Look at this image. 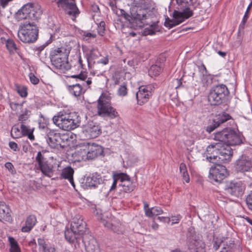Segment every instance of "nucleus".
<instances>
[{
	"mask_svg": "<svg viewBox=\"0 0 252 252\" xmlns=\"http://www.w3.org/2000/svg\"><path fill=\"white\" fill-rule=\"evenodd\" d=\"M178 10L173 13V19L165 18L164 26L171 29L185 21L193 15V0H176Z\"/></svg>",
	"mask_w": 252,
	"mask_h": 252,
	"instance_id": "nucleus-1",
	"label": "nucleus"
},
{
	"mask_svg": "<svg viewBox=\"0 0 252 252\" xmlns=\"http://www.w3.org/2000/svg\"><path fill=\"white\" fill-rule=\"evenodd\" d=\"M233 155L230 146L221 143H212L206 149L207 160L213 163H226Z\"/></svg>",
	"mask_w": 252,
	"mask_h": 252,
	"instance_id": "nucleus-2",
	"label": "nucleus"
},
{
	"mask_svg": "<svg viewBox=\"0 0 252 252\" xmlns=\"http://www.w3.org/2000/svg\"><path fill=\"white\" fill-rule=\"evenodd\" d=\"M81 118L77 113H67L64 111H60L53 117V123L60 129L69 131L78 127L81 122Z\"/></svg>",
	"mask_w": 252,
	"mask_h": 252,
	"instance_id": "nucleus-3",
	"label": "nucleus"
},
{
	"mask_svg": "<svg viewBox=\"0 0 252 252\" xmlns=\"http://www.w3.org/2000/svg\"><path fill=\"white\" fill-rule=\"evenodd\" d=\"M42 13L41 6L37 4L28 3L24 5L15 14L16 20L19 22L32 21L38 20Z\"/></svg>",
	"mask_w": 252,
	"mask_h": 252,
	"instance_id": "nucleus-4",
	"label": "nucleus"
},
{
	"mask_svg": "<svg viewBox=\"0 0 252 252\" xmlns=\"http://www.w3.org/2000/svg\"><path fill=\"white\" fill-rule=\"evenodd\" d=\"M38 30L34 22L21 23L18 32L19 38L24 43H32L37 40Z\"/></svg>",
	"mask_w": 252,
	"mask_h": 252,
	"instance_id": "nucleus-5",
	"label": "nucleus"
},
{
	"mask_svg": "<svg viewBox=\"0 0 252 252\" xmlns=\"http://www.w3.org/2000/svg\"><path fill=\"white\" fill-rule=\"evenodd\" d=\"M97 114L104 118L113 119L119 116L116 109L111 106L110 99L102 94L97 100Z\"/></svg>",
	"mask_w": 252,
	"mask_h": 252,
	"instance_id": "nucleus-6",
	"label": "nucleus"
},
{
	"mask_svg": "<svg viewBox=\"0 0 252 252\" xmlns=\"http://www.w3.org/2000/svg\"><path fill=\"white\" fill-rule=\"evenodd\" d=\"M68 53L63 48H58L52 51L50 55L52 64L56 68L68 70L71 68V65L68 61Z\"/></svg>",
	"mask_w": 252,
	"mask_h": 252,
	"instance_id": "nucleus-7",
	"label": "nucleus"
},
{
	"mask_svg": "<svg viewBox=\"0 0 252 252\" xmlns=\"http://www.w3.org/2000/svg\"><path fill=\"white\" fill-rule=\"evenodd\" d=\"M229 92L226 85L221 84L214 86L210 90L208 99L212 105H220L225 101Z\"/></svg>",
	"mask_w": 252,
	"mask_h": 252,
	"instance_id": "nucleus-8",
	"label": "nucleus"
},
{
	"mask_svg": "<svg viewBox=\"0 0 252 252\" xmlns=\"http://www.w3.org/2000/svg\"><path fill=\"white\" fill-rule=\"evenodd\" d=\"M121 12L125 19L136 28L143 27L144 25L143 21L146 19L147 17L146 10L141 9L137 7L132 8L130 15L125 13L124 10Z\"/></svg>",
	"mask_w": 252,
	"mask_h": 252,
	"instance_id": "nucleus-9",
	"label": "nucleus"
},
{
	"mask_svg": "<svg viewBox=\"0 0 252 252\" xmlns=\"http://www.w3.org/2000/svg\"><path fill=\"white\" fill-rule=\"evenodd\" d=\"M47 142L52 148H63L68 141V136L61 134L57 130L46 128Z\"/></svg>",
	"mask_w": 252,
	"mask_h": 252,
	"instance_id": "nucleus-10",
	"label": "nucleus"
},
{
	"mask_svg": "<svg viewBox=\"0 0 252 252\" xmlns=\"http://www.w3.org/2000/svg\"><path fill=\"white\" fill-rule=\"evenodd\" d=\"M118 178L120 179V183L117 189L118 197H122L125 193H128L133 190L135 186L130 181V177L126 173H120Z\"/></svg>",
	"mask_w": 252,
	"mask_h": 252,
	"instance_id": "nucleus-11",
	"label": "nucleus"
},
{
	"mask_svg": "<svg viewBox=\"0 0 252 252\" xmlns=\"http://www.w3.org/2000/svg\"><path fill=\"white\" fill-rule=\"evenodd\" d=\"M35 160L38 163V168L43 175L48 177H51L53 176V165L45 158L41 152L37 153Z\"/></svg>",
	"mask_w": 252,
	"mask_h": 252,
	"instance_id": "nucleus-12",
	"label": "nucleus"
},
{
	"mask_svg": "<svg viewBox=\"0 0 252 252\" xmlns=\"http://www.w3.org/2000/svg\"><path fill=\"white\" fill-rule=\"evenodd\" d=\"M188 247L189 252H205L204 242L195 233L188 235Z\"/></svg>",
	"mask_w": 252,
	"mask_h": 252,
	"instance_id": "nucleus-13",
	"label": "nucleus"
},
{
	"mask_svg": "<svg viewBox=\"0 0 252 252\" xmlns=\"http://www.w3.org/2000/svg\"><path fill=\"white\" fill-rule=\"evenodd\" d=\"M221 163H215L216 165L212 167L209 171V178L210 180L216 183H221L227 176V170Z\"/></svg>",
	"mask_w": 252,
	"mask_h": 252,
	"instance_id": "nucleus-14",
	"label": "nucleus"
},
{
	"mask_svg": "<svg viewBox=\"0 0 252 252\" xmlns=\"http://www.w3.org/2000/svg\"><path fill=\"white\" fill-rule=\"evenodd\" d=\"M82 132L86 138H94L101 134V129L97 123L91 122L83 126Z\"/></svg>",
	"mask_w": 252,
	"mask_h": 252,
	"instance_id": "nucleus-15",
	"label": "nucleus"
},
{
	"mask_svg": "<svg viewBox=\"0 0 252 252\" xmlns=\"http://www.w3.org/2000/svg\"><path fill=\"white\" fill-rule=\"evenodd\" d=\"M236 169L242 173H249L252 178V159L248 156H242L236 161Z\"/></svg>",
	"mask_w": 252,
	"mask_h": 252,
	"instance_id": "nucleus-16",
	"label": "nucleus"
},
{
	"mask_svg": "<svg viewBox=\"0 0 252 252\" xmlns=\"http://www.w3.org/2000/svg\"><path fill=\"white\" fill-rule=\"evenodd\" d=\"M244 190L245 186L241 181H231L227 184L225 188L226 193L236 197L242 195Z\"/></svg>",
	"mask_w": 252,
	"mask_h": 252,
	"instance_id": "nucleus-17",
	"label": "nucleus"
},
{
	"mask_svg": "<svg viewBox=\"0 0 252 252\" xmlns=\"http://www.w3.org/2000/svg\"><path fill=\"white\" fill-rule=\"evenodd\" d=\"M231 116L225 112H221L214 117L213 119V122L206 127V130L209 133H211L218 127L220 126L227 121L231 119Z\"/></svg>",
	"mask_w": 252,
	"mask_h": 252,
	"instance_id": "nucleus-18",
	"label": "nucleus"
},
{
	"mask_svg": "<svg viewBox=\"0 0 252 252\" xmlns=\"http://www.w3.org/2000/svg\"><path fill=\"white\" fill-rule=\"evenodd\" d=\"M59 7L62 8L69 15L74 18L79 14V11L74 2H69L68 0H59L57 2Z\"/></svg>",
	"mask_w": 252,
	"mask_h": 252,
	"instance_id": "nucleus-19",
	"label": "nucleus"
},
{
	"mask_svg": "<svg viewBox=\"0 0 252 252\" xmlns=\"http://www.w3.org/2000/svg\"><path fill=\"white\" fill-rule=\"evenodd\" d=\"M150 86H140L139 91L136 94L137 103L139 105H143L146 103L152 95Z\"/></svg>",
	"mask_w": 252,
	"mask_h": 252,
	"instance_id": "nucleus-20",
	"label": "nucleus"
},
{
	"mask_svg": "<svg viewBox=\"0 0 252 252\" xmlns=\"http://www.w3.org/2000/svg\"><path fill=\"white\" fill-rule=\"evenodd\" d=\"M103 154V149L97 144L88 143V151L87 152V158L94 159Z\"/></svg>",
	"mask_w": 252,
	"mask_h": 252,
	"instance_id": "nucleus-21",
	"label": "nucleus"
},
{
	"mask_svg": "<svg viewBox=\"0 0 252 252\" xmlns=\"http://www.w3.org/2000/svg\"><path fill=\"white\" fill-rule=\"evenodd\" d=\"M104 215L100 218L102 224L108 229H111L114 233L121 235L123 234L125 232V227L120 222L116 223H112L104 220Z\"/></svg>",
	"mask_w": 252,
	"mask_h": 252,
	"instance_id": "nucleus-22",
	"label": "nucleus"
},
{
	"mask_svg": "<svg viewBox=\"0 0 252 252\" xmlns=\"http://www.w3.org/2000/svg\"><path fill=\"white\" fill-rule=\"evenodd\" d=\"M71 227L82 235L86 229V223L83 220L81 216L77 215L73 218Z\"/></svg>",
	"mask_w": 252,
	"mask_h": 252,
	"instance_id": "nucleus-23",
	"label": "nucleus"
},
{
	"mask_svg": "<svg viewBox=\"0 0 252 252\" xmlns=\"http://www.w3.org/2000/svg\"><path fill=\"white\" fill-rule=\"evenodd\" d=\"M85 188H87L96 187L98 185L100 184L101 179L99 175L97 174H92L86 177L84 179Z\"/></svg>",
	"mask_w": 252,
	"mask_h": 252,
	"instance_id": "nucleus-24",
	"label": "nucleus"
},
{
	"mask_svg": "<svg viewBox=\"0 0 252 252\" xmlns=\"http://www.w3.org/2000/svg\"><path fill=\"white\" fill-rule=\"evenodd\" d=\"M227 139L228 141L226 142V144L229 146L239 145L242 143V140L239 135L230 128H229Z\"/></svg>",
	"mask_w": 252,
	"mask_h": 252,
	"instance_id": "nucleus-25",
	"label": "nucleus"
},
{
	"mask_svg": "<svg viewBox=\"0 0 252 252\" xmlns=\"http://www.w3.org/2000/svg\"><path fill=\"white\" fill-rule=\"evenodd\" d=\"M229 128H224L222 131L217 132L214 135V139L215 143H221L222 144H226L228 141V134Z\"/></svg>",
	"mask_w": 252,
	"mask_h": 252,
	"instance_id": "nucleus-26",
	"label": "nucleus"
},
{
	"mask_svg": "<svg viewBox=\"0 0 252 252\" xmlns=\"http://www.w3.org/2000/svg\"><path fill=\"white\" fill-rule=\"evenodd\" d=\"M39 246V250L40 252H55V248L54 246L49 243H46L45 241L41 238L37 240Z\"/></svg>",
	"mask_w": 252,
	"mask_h": 252,
	"instance_id": "nucleus-27",
	"label": "nucleus"
},
{
	"mask_svg": "<svg viewBox=\"0 0 252 252\" xmlns=\"http://www.w3.org/2000/svg\"><path fill=\"white\" fill-rule=\"evenodd\" d=\"M80 235L81 234L78 231L73 230L72 227L70 229H67L64 231L65 238L70 243L74 242Z\"/></svg>",
	"mask_w": 252,
	"mask_h": 252,
	"instance_id": "nucleus-28",
	"label": "nucleus"
},
{
	"mask_svg": "<svg viewBox=\"0 0 252 252\" xmlns=\"http://www.w3.org/2000/svg\"><path fill=\"white\" fill-rule=\"evenodd\" d=\"M74 170L70 166L64 168L62 172L61 176L63 178L67 179L72 187L75 188V184L73 181V175Z\"/></svg>",
	"mask_w": 252,
	"mask_h": 252,
	"instance_id": "nucleus-29",
	"label": "nucleus"
},
{
	"mask_svg": "<svg viewBox=\"0 0 252 252\" xmlns=\"http://www.w3.org/2000/svg\"><path fill=\"white\" fill-rule=\"evenodd\" d=\"M36 222V218L34 215H30L27 219L25 226L22 227V231L24 232H28L31 231Z\"/></svg>",
	"mask_w": 252,
	"mask_h": 252,
	"instance_id": "nucleus-30",
	"label": "nucleus"
},
{
	"mask_svg": "<svg viewBox=\"0 0 252 252\" xmlns=\"http://www.w3.org/2000/svg\"><path fill=\"white\" fill-rule=\"evenodd\" d=\"M83 242L85 246L87 252H96L97 250V246L96 240L92 238L90 241H87L84 237L83 238Z\"/></svg>",
	"mask_w": 252,
	"mask_h": 252,
	"instance_id": "nucleus-31",
	"label": "nucleus"
},
{
	"mask_svg": "<svg viewBox=\"0 0 252 252\" xmlns=\"http://www.w3.org/2000/svg\"><path fill=\"white\" fill-rule=\"evenodd\" d=\"M68 89L69 92L76 97L80 96L85 92V91H83L82 85L79 83L70 85L68 86Z\"/></svg>",
	"mask_w": 252,
	"mask_h": 252,
	"instance_id": "nucleus-32",
	"label": "nucleus"
},
{
	"mask_svg": "<svg viewBox=\"0 0 252 252\" xmlns=\"http://www.w3.org/2000/svg\"><path fill=\"white\" fill-rule=\"evenodd\" d=\"M99 55V53L96 49L92 48L86 54L88 66H89L92 62L97 59Z\"/></svg>",
	"mask_w": 252,
	"mask_h": 252,
	"instance_id": "nucleus-33",
	"label": "nucleus"
},
{
	"mask_svg": "<svg viewBox=\"0 0 252 252\" xmlns=\"http://www.w3.org/2000/svg\"><path fill=\"white\" fill-rule=\"evenodd\" d=\"M22 136H27L31 140H34V136L33 134V129H31L28 126L21 124L20 126Z\"/></svg>",
	"mask_w": 252,
	"mask_h": 252,
	"instance_id": "nucleus-34",
	"label": "nucleus"
},
{
	"mask_svg": "<svg viewBox=\"0 0 252 252\" xmlns=\"http://www.w3.org/2000/svg\"><path fill=\"white\" fill-rule=\"evenodd\" d=\"M163 66L162 65V64L153 65L150 67L149 70V75L152 77L158 76L161 72Z\"/></svg>",
	"mask_w": 252,
	"mask_h": 252,
	"instance_id": "nucleus-35",
	"label": "nucleus"
},
{
	"mask_svg": "<svg viewBox=\"0 0 252 252\" xmlns=\"http://www.w3.org/2000/svg\"><path fill=\"white\" fill-rule=\"evenodd\" d=\"M71 77L72 78L79 79H80V80H82V81H85L86 79H87L86 81L85 82L83 83V85L84 86H85V84H86V86L88 88H90V85L92 83L91 78H87V73H85V72H84V73H81L80 74L76 75H72Z\"/></svg>",
	"mask_w": 252,
	"mask_h": 252,
	"instance_id": "nucleus-36",
	"label": "nucleus"
},
{
	"mask_svg": "<svg viewBox=\"0 0 252 252\" xmlns=\"http://www.w3.org/2000/svg\"><path fill=\"white\" fill-rule=\"evenodd\" d=\"M78 32L79 34L81 35L83 40L88 42H90L91 38H94L96 36L95 33L90 32L88 31L79 30Z\"/></svg>",
	"mask_w": 252,
	"mask_h": 252,
	"instance_id": "nucleus-37",
	"label": "nucleus"
},
{
	"mask_svg": "<svg viewBox=\"0 0 252 252\" xmlns=\"http://www.w3.org/2000/svg\"><path fill=\"white\" fill-rule=\"evenodd\" d=\"M252 0H251V2L249 4V5L247 8V10L245 13V14L244 15V17L242 20V22L239 25V29H244L245 24L249 18V12H250V9L252 8Z\"/></svg>",
	"mask_w": 252,
	"mask_h": 252,
	"instance_id": "nucleus-38",
	"label": "nucleus"
},
{
	"mask_svg": "<svg viewBox=\"0 0 252 252\" xmlns=\"http://www.w3.org/2000/svg\"><path fill=\"white\" fill-rule=\"evenodd\" d=\"M8 240L10 245V252H20L18 244L14 238L10 236Z\"/></svg>",
	"mask_w": 252,
	"mask_h": 252,
	"instance_id": "nucleus-39",
	"label": "nucleus"
},
{
	"mask_svg": "<svg viewBox=\"0 0 252 252\" xmlns=\"http://www.w3.org/2000/svg\"><path fill=\"white\" fill-rule=\"evenodd\" d=\"M180 171L182 175L183 179L187 183L189 182V177L187 172V167L184 163H181L180 165Z\"/></svg>",
	"mask_w": 252,
	"mask_h": 252,
	"instance_id": "nucleus-40",
	"label": "nucleus"
},
{
	"mask_svg": "<svg viewBox=\"0 0 252 252\" xmlns=\"http://www.w3.org/2000/svg\"><path fill=\"white\" fill-rule=\"evenodd\" d=\"M18 94L22 97H25L28 95L27 89L24 86H16Z\"/></svg>",
	"mask_w": 252,
	"mask_h": 252,
	"instance_id": "nucleus-41",
	"label": "nucleus"
},
{
	"mask_svg": "<svg viewBox=\"0 0 252 252\" xmlns=\"http://www.w3.org/2000/svg\"><path fill=\"white\" fill-rule=\"evenodd\" d=\"M11 136L14 138H17L22 136L21 130L16 126H14L12 127L11 131Z\"/></svg>",
	"mask_w": 252,
	"mask_h": 252,
	"instance_id": "nucleus-42",
	"label": "nucleus"
},
{
	"mask_svg": "<svg viewBox=\"0 0 252 252\" xmlns=\"http://www.w3.org/2000/svg\"><path fill=\"white\" fill-rule=\"evenodd\" d=\"M197 67L200 74V76H201V79L203 82L205 80V78L207 76V69L203 64H202L201 65L198 66Z\"/></svg>",
	"mask_w": 252,
	"mask_h": 252,
	"instance_id": "nucleus-43",
	"label": "nucleus"
},
{
	"mask_svg": "<svg viewBox=\"0 0 252 252\" xmlns=\"http://www.w3.org/2000/svg\"><path fill=\"white\" fill-rule=\"evenodd\" d=\"M155 27L153 25L149 26L144 29L142 34L143 35H153L156 33Z\"/></svg>",
	"mask_w": 252,
	"mask_h": 252,
	"instance_id": "nucleus-44",
	"label": "nucleus"
},
{
	"mask_svg": "<svg viewBox=\"0 0 252 252\" xmlns=\"http://www.w3.org/2000/svg\"><path fill=\"white\" fill-rule=\"evenodd\" d=\"M6 46L9 52H13L16 49V44L12 39H7L6 42Z\"/></svg>",
	"mask_w": 252,
	"mask_h": 252,
	"instance_id": "nucleus-45",
	"label": "nucleus"
},
{
	"mask_svg": "<svg viewBox=\"0 0 252 252\" xmlns=\"http://www.w3.org/2000/svg\"><path fill=\"white\" fill-rule=\"evenodd\" d=\"M105 31V23L103 21H101L97 27V32L98 33L101 35L103 36Z\"/></svg>",
	"mask_w": 252,
	"mask_h": 252,
	"instance_id": "nucleus-46",
	"label": "nucleus"
},
{
	"mask_svg": "<svg viewBox=\"0 0 252 252\" xmlns=\"http://www.w3.org/2000/svg\"><path fill=\"white\" fill-rule=\"evenodd\" d=\"M118 94L120 96H125L127 94L126 85L124 84L121 85L118 90Z\"/></svg>",
	"mask_w": 252,
	"mask_h": 252,
	"instance_id": "nucleus-47",
	"label": "nucleus"
},
{
	"mask_svg": "<svg viewBox=\"0 0 252 252\" xmlns=\"http://www.w3.org/2000/svg\"><path fill=\"white\" fill-rule=\"evenodd\" d=\"M30 112L28 110H26L25 113L20 115L19 117L18 120L21 123V124H24L25 121L27 120L29 118V115H28V113Z\"/></svg>",
	"mask_w": 252,
	"mask_h": 252,
	"instance_id": "nucleus-48",
	"label": "nucleus"
},
{
	"mask_svg": "<svg viewBox=\"0 0 252 252\" xmlns=\"http://www.w3.org/2000/svg\"><path fill=\"white\" fill-rule=\"evenodd\" d=\"M120 174V173H117L115 174L113 176V183L111 186V187L110 188V191H111L112 190L116 189L117 187V184L118 181L120 182V179L118 178V175Z\"/></svg>",
	"mask_w": 252,
	"mask_h": 252,
	"instance_id": "nucleus-49",
	"label": "nucleus"
},
{
	"mask_svg": "<svg viewBox=\"0 0 252 252\" xmlns=\"http://www.w3.org/2000/svg\"><path fill=\"white\" fill-rule=\"evenodd\" d=\"M234 244L233 241H230L229 246L225 248L223 247L220 252H232V249L234 247Z\"/></svg>",
	"mask_w": 252,
	"mask_h": 252,
	"instance_id": "nucleus-50",
	"label": "nucleus"
},
{
	"mask_svg": "<svg viewBox=\"0 0 252 252\" xmlns=\"http://www.w3.org/2000/svg\"><path fill=\"white\" fill-rule=\"evenodd\" d=\"M29 76L30 81L32 84L34 85H36L39 83V79L37 77H36L33 73H30L29 75Z\"/></svg>",
	"mask_w": 252,
	"mask_h": 252,
	"instance_id": "nucleus-51",
	"label": "nucleus"
},
{
	"mask_svg": "<svg viewBox=\"0 0 252 252\" xmlns=\"http://www.w3.org/2000/svg\"><path fill=\"white\" fill-rule=\"evenodd\" d=\"M246 202L249 209L252 211V190L248 195L246 199Z\"/></svg>",
	"mask_w": 252,
	"mask_h": 252,
	"instance_id": "nucleus-52",
	"label": "nucleus"
},
{
	"mask_svg": "<svg viewBox=\"0 0 252 252\" xmlns=\"http://www.w3.org/2000/svg\"><path fill=\"white\" fill-rule=\"evenodd\" d=\"M153 216H158L161 214L163 213V211L161 208L159 207H152Z\"/></svg>",
	"mask_w": 252,
	"mask_h": 252,
	"instance_id": "nucleus-53",
	"label": "nucleus"
},
{
	"mask_svg": "<svg viewBox=\"0 0 252 252\" xmlns=\"http://www.w3.org/2000/svg\"><path fill=\"white\" fill-rule=\"evenodd\" d=\"M5 167L12 174H14L15 173V171L14 170V166L11 162H6L5 164Z\"/></svg>",
	"mask_w": 252,
	"mask_h": 252,
	"instance_id": "nucleus-54",
	"label": "nucleus"
},
{
	"mask_svg": "<svg viewBox=\"0 0 252 252\" xmlns=\"http://www.w3.org/2000/svg\"><path fill=\"white\" fill-rule=\"evenodd\" d=\"M9 147L14 151H16L18 148V145L15 142L11 141L9 143Z\"/></svg>",
	"mask_w": 252,
	"mask_h": 252,
	"instance_id": "nucleus-55",
	"label": "nucleus"
},
{
	"mask_svg": "<svg viewBox=\"0 0 252 252\" xmlns=\"http://www.w3.org/2000/svg\"><path fill=\"white\" fill-rule=\"evenodd\" d=\"M181 218L182 217L180 215H177L176 216L173 217L172 219L170 220L172 221V224L178 223Z\"/></svg>",
	"mask_w": 252,
	"mask_h": 252,
	"instance_id": "nucleus-56",
	"label": "nucleus"
},
{
	"mask_svg": "<svg viewBox=\"0 0 252 252\" xmlns=\"http://www.w3.org/2000/svg\"><path fill=\"white\" fill-rule=\"evenodd\" d=\"M221 241L220 240L215 241L213 243V248L215 250L217 251L218 250V249L220 248L221 244Z\"/></svg>",
	"mask_w": 252,
	"mask_h": 252,
	"instance_id": "nucleus-57",
	"label": "nucleus"
},
{
	"mask_svg": "<svg viewBox=\"0 0 252 252\" xmlns=\"http://www.w3.org/2000/svg\"><path fill=\"white\" fill-rule=\"evenodd\" d=\"M145 214L147 216L149 217H152L153 216V213L152 208L151 209L148 208L147 209L145 210Z\"/></svg>",
	"mask_w": 252,
	"mask_h": 252,
	"instance_id": "nucleus-58",
	"label": "nucleus"
},
{
	"mask_svg": "<svg viewBox=\"0 0 252 252\" xmlns=\"http://www.w3.org/2000/svg\"><path fill=\"white\" fill-rule=\"evenodd\" d=\"M158 219L159 220L163 222H169L170 221V219L168 217H158Z\"/></svg>",
	"mask_w": 252,
	"mask_h": 252,
	"instance_id": "nucleus-59",
	"label": "nucleus"
},
{
	"mask_svg": "<svg viewBox=\"0 0 252 252\" xmlns=\"http://www.w3.org/2000/svg\"><path fill=\"white\" fill-rule=\"evenodd\" d=\"M11 108L13 110H16L17 107L20 106V105L17 103L11 102L10 103Z\"/></svg>",
	"mask_w": 252,
	"mask_h": 252,
	"instance_id": "nucleus-60",
	"label": "nucleus"
},
{
	"mask_svg": "<svg viewBox=\"0 0 252 252\" xmlns=\"http://www.w3.org/2000/svg\"><path fill=\"white\" fill-rule=\"evenodd\" d=\"M98 63H102L104 65L107 64L108 63V59L107 58L101 59L98 61Z\"/></svg>",
	"mask_w": 252,
	"mask_h": 252,
	"instance_id": "nucleus-61",
	"label": "nucleus"
},
{
	"mask_svg": "<svg viewBox=\"0 0 252 252\" xmlns=\"http://www.w3.org/2000/svg\"><path fill=\"white\" fill-rule=\"evenodd\" d=\"M92 9L94 12H97L99 10V7L97 5H93Z\"/></svg>",
	"mask_w": 252,
	"mask_h": 252,
	"instance_id": "nucleus-62",
	"label": "nucleus"
},
{
	"mask_svg": "<svg viewBox=\"0 0 252 252\" xmlns=\"http://www.w3.org/2000/svg\"><path fill=\"white\" fill-rule=\"evenodd\" d=\"M29 245L31 247H33L34 246V247L35 248V246H36V242L35 241L34 239L32 240H31V241H30L29 242Z\"/></svg>",
	"mask_w": 252,
	"mask_h": 252,
	"instance_id": "nucleus-63",
	"label": "nucleus"
},
{
	"mask_svg": "<svg viewBox=\"0 0 252 252\" xmlns=\"http://www.w3.org/2000/svg\"><path fill=\"white\" fill-rule=\"evenodd\" d=\"M171 252H186L185 251L181 250V249L179 248L175 249L173 250H172Z\"/></svg>",
	"mask_w": 252,
	"mask_h": 252,
	"instance_id": "nucleus-64",
	"label": "nucleus"
}]
</instances>
